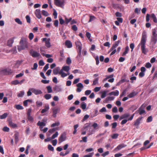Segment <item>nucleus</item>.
Returning <instances> with one entry per match:
<instances>
[{"instance_id": "c756f323", "label": "nucleus", "mask_w": 157, "mask_h": 157, "mask_svg": "<svg viewBox=\"0 0 157 157\" xmlns=\"http://www.w3.org/2000/svg\"><path fill=\"white\" fill-rule=\"evenodd\" d=\"M116 48H115L114 46L113 45L111 49L110 50V51H113L110 54V55H112L114 54L116 52V50L115 49Z\"/></svg>"}, {"instance_id": "20e7f679", "label": "nucleus", "mask_w": 157, "mask_h": 157, "mask_svg": "<svg viewBox=\"0 0 157 157\" xmlns=\"http://www.w3.org/2000/svg\"><path fill=\"white\" fill-rule=\"evenodd\" d=\"M20 45L24 49L27 48L28 47V42L26 40L21 38L20 42Z\"/></svg>"}, {"instance_id": "c85d7f7f", "label": "nucleus", "mask_w": 157, "mask_h": 157, "mask_svg": "<svg viewBox=\"0 0 157 157\" xmlns=\"http://www.w3.org/2000/svg\"><path fill=\"white\" fill-rule=\"evenodd\" d=\"M151 17L153 19V21L155 23L157 22V19L154 13H152L151 14Z\"/></svg>"}, {"instance_id": "69168bd1", "label": "nucleus", "mask_w": 157, "mask_h": 157, "mask_svg": "<svg viewBox=\"0 0 157 157\" xmlns=\"http://www.w3.org/2000/svg\"><path fill=\"white\" fill-rule=\"evenodd\" d=\"M86 36H87V37L88 38V39L90 40V37H91L90 34L88 32H86Z\"/></svg>"}, {"instance_id": "1a4fd4ad", "label": "nucleus", "mask_w": 157, "mask_h": 157, "mask_svg": "<svg viewBox=\"0 0 157 157\" xmlns=\"http://www.w3.org/2000/svg\"><path fill=\"white\" fill-rule=\"evenodd\" d=\"M135 113L132 114L130 118H128L127 120L124 119L121 122V124L122 125L126 123L128 121H131L132 120L134 116Z\"/></svg>"}, {"instance_id": "ddd939ff", "label": "nucleus", "mask_w": 157, "mask_h": 157, "mask_svg": "<svg viewBox=\"0 0 157 157\" xmlns=\"http://www.w3.org/2000/svg\"><path fill=\"white\" fill-rule=\"evenodd\" d=\"M31 91L36 95L41 94L42 93L41 91L39 90H36L33 88L31 89Z\"/></svg>"}, {"instance_id": "49530a36", "label": "nucleus", "mask_w": 157, "mask_h": 157, "mask_svg": "<svg viewBox=\"0 0 157 157\" xmlns=\"http://www.w3.org/2000/svg\"><path fill=\"white\" fill-rule=\"evenodd\" d=\"M129 82V80H125L124 78H123V77L121 79L119 82V83H122L125 82Z\"/></svg>"}, {"instance_id": "37998d69", "label": "nucleus", "mask_w": 157, "mask_h": 157, "mask_svg": "<svg viewBox=\"0 0 157 157\" xmlns=\"http://www.w3.org/2000/svg\"><path fill=\"white\" fill-rule=\"evenodd\" d=\"M60 125V123L59 122H56L53 123L51 125V127H55L56 126H58Z\"/></svg>"}, {"instance_id": "6ab92c4d", "label": "nucleus", "mask_w": 157, "mask_h": 157, "mask_svg": "<svg viewBox=\"0 0 157 157\" xmlns=\"http://www.w3.org/2000/svg\"><path fill=\"white\" fill-rule=\"evenodd\" d=\"M65 45L67 48H70L72 47V43L69 40H67L65 42Z\"/></svg>"}, {"instance_id": "ea45409f", "label": "nucleus", "mask_w": 157, "mask_h": 157, "mask_svg": "<svg viewBox=\"0 0 157 157\" xmlns=\"http://www.w3.org/2000/svg\"><path fill=\"white\" fill-rule=\"evenodd\" d=\"M44 47H41L40 48V53L43 56H45V54L44 53Z\"/></svg>"}, {"instance_id": "0eeeda50", "label": "nucleus", "mask_w": 157, "mask_h": 157, "mask_svg": "<svg viewBox=\"0 0 157 157\" xmlns=\"http://www.w3.org/2000/svg\"><path fill=\"white\" fill-rule=\"evenodd\" d=\"M1 72L2 73L5 75H9L13 72L12 70L10 68L2 70L1 71Z\"/></svg>"}, {"instance_id": "f3484780", "label": "nucleus", "mask_w": 157, "mask_h": 157, "mask_svg": "<svg viewBox=\"0 0 157 157\" xmlns=\"http://www.w3.org/2000/svg\"><path fill=\"white\" fill-rule=\"evenodd\" d=\"M142 118V117L138 118L134 122V125L136 126H138L140 123V121Z\"/></svg>"}, {"instance_id": "7c9ffc66", "label": "nucleus", "mask_w": 157, "mask_h": 157, "mask_svg": "<svg viewBox=\"0 0 157 157\" xmlns=\"http://www.w3.org/2000/svg\"><path fill=\"white\" fill-rule=\"evenodd\" d=\"M62 70L68 72L70 70V67L68 66H63L62 67Z\"/></svg>"}, {"instance_id": "a18cd8bd", "label": "nucleus", "mask_w": 157, "mask_h": 157, "mask_svg": "<svg viewBox=\"0 0 157 157\" xmlns=\"http://www.w3.org/2000/svg\"><path fill=\"white\" fill-rule=\"evenodd\" d=\"M15 21L18 24L22 25V22L18 18H16Z\"/></svg>"}, {"instance_id": "e433bc0d", "label": "nucleus", "mask_w": 157, "mask_h": 157, "mask_svg": "<svg viewBox=\"0 0 157 157\" xmlns=\"http://www.w3.org/2000/svg\"><path fill=\"white\" fill-rule=\"evenodd\" d=\"M15 108L18 110L22 109H23V107L20 105H15Z\"/></svg>"}, {"instance_id": "5701e85b", "label": "nucleus", "mask_w": 157, "mask_h": 157, "mask_svg": "<svg viewBox=\"0 0 157 157\" xmlns=\"http://www.w3.org/2000/svg\"><path fill=\"white\" fill-rule=\"evenodd\" d=\"M9 126L12 128H14L17 127V125L16 124L13 123L11 121H9Z\"/></svg>"}, {"instance_id": "a878e982", "label": "nucleus", "mask_w": 157, "mask_h": 157, "mask_svg": "<svg viewBox=\"0 0 157 157\" xmlns=\"http://www.w3.org/2000/svg\"><path fill=\"white\" fill-rule=\"evenodd\" d=\"M88 135H91L95 132V131L94 129L92 128L91 127H90L89 129V130L88 131Z\"/></svg>"}, {"instance_id": "aec40b11", "label": "nucleus", "mask_w": 157, "mask_h": 157, "mask_svg": "<svg viewBox=\"0 0 157 157\" xmlns=\"http://www.w3.org/2000/svg\"><path fill=\"white\" fill-rule=\"evenodd\" d=\"M23 62V60H18L16 61V63L15 64L14 67L15 68H18L20 66L21 64Z\"/></svg>"}, {"instance_id": "393cba45", "label": "nucleus", "mask_w": 157, "mask_h": 157, "mask_svg": "<svg viewBox=\"0 0 157 157\" xmlns=\"http://www.w3.org/2000/svg\"><path fill=\"white\" fill-rule=\"evenodd\" d=\"M49 106H45L44 109H43L41 111V113H44L48 111L49 109Z\"/></svg>"}, {"instance_id": "b1692460", "label": "nucleus", "mask_w": 157, "mask_h": 157, "mask_svg": "<svg viewBox=\"0 0 157 157\" xmlns=\"http://www.w3.org/2000/svg\"><path fill=\"white\" fill-rule=\"evenodd\" d=\"M130 116V114L128 113H126L121 116L120 117V119L122 120L124 119L127 118Z\"/></svg>"}, {"instance_id": "473e14b6", "label": "nucleus", "mask_w": 157, "mask_h": 157, "mask_svg": "<svg viewBox=\"0 0 157 157\" xmlns=\"http://www.w3.org/2000/svg\"><path fill=\"white\" fill-rule=\"evenodd\" d=\"M129 50V47L128 46H126L125 47V50L124 52L123 53L122 56H124L126 55V54H127L128 52V51Z\"/></svg>"}, {"instance_id": "4c0bfd02", "label": "nucleus", "mask_w": 157, "mask_h": 157, "mask_svg": "<svg viewBox=\"0 0 157 157\" xmlns=\"http://www.w3.org/2000/svg\"><path fill=\"white\" fill-rule=\"evenodd\" d=\"M37 124L38 126L41 127L42 126H45L46 124L44 122H41L40 121H39Z\"/></svg>"}, {"instance_id": "4d7b16f0", "label": "nucleus", "mask_w": 157, "mask_h": 157, "mask_svg": "<svg viewBox=\"0 0 157 157\" xmlns=\"http://www.w3.org/2000/svg\"><path fill=\"white\" fill-rule=\"evenodd\" d=\"M152 121V118L151 116L149 117L147 119L146 121L147 122H150Z\"/></svg>"}, {"instance_id": "bf43d9fd", "label": "nucleus", "mask_w": 157, "mask_h": 157, "mask_svg": "<svg viewBox=\"0 0 157 157\" xmlns=\"http://www.w3.org/2000/svg\"><path fill=\"white\" fill-rule=\"evenodd\" d=\"M30 147V146L29 145H28L26 147V150L25 151V153L26 155H28L29 154V149Z\"/></svg>"}, {"instance_id": "6e6d98bb", "label": "nucleus", "mask_w": 157, "mask_h": 157, "mask_svg": "<svg viewBox=\"0 0 157 157\" xmlns=\"http://www.w3.org/2000/svg\"><path fill=\"white\" fill-rule=\"evenodd\" d=\"M27 118L28 120L31 122H33V118L31 116V115L27 116Z\"/></svg>"}, {"instance_id": "58836bf2", "label": "nucleus", "mask_w": 157, "mask_h": 157, "mask_svg": "<svg viewBox=\"0 0 157 157\" xmlns=\"http://www.w3.org/2000/svg\"><path fill=\"white\" fill-rule=\"evenodd\" d=\"M90 124L88 123H87L85 124L83 126V128L84 130H87V128L90 127Z\"/></svg>"}, {"instance_id": "9b49d317", "label": "nucleus", "mask_w": 157, "mask_h": 157, "mask_svg": "<svg viewBox=\"0 0 157 157\" xmlns=\"http://www.w3.org/2000/svg\"><path fill=\"white\" fill-rule=\"evenodd\" d=\"M126 146V145L124 144H121L118 145L117 147L114 149V151H117V150H119L122 148Z\"/></svg>"}, {"instance_id": "bb28decb", "label": "nucleus", "mask_w": 157, "mask_h": 157, "mask_svg": "<svg viewBox=\"0 0 157 157\" xmlns=\"http://www.w3.org/2000/svg\"><path fill=\"white\" fill-rule=\"evenodd\" d=\"M137 93L135 91H133L132 93H130L128 95V97L129 98H132L135 96L136 95Z\"/></svg>"}, {"instance_id": "39448f33", "label": "nucleus", "mask_w": 157, "mask_h": 157, "mask_svg": "<svg viewBox=\"0 0 157 157\" xmlns=\"http://www.w3.org/2000/svg\"><path fill=\"white\" fill-rule=\"evenodd\" d=\"M42 42H45V46L48 48H50L51 46V44L50 42V38L47 39L46 38H44L42 39Z\"/></svg>"}, {"instance_id": "7ed1b4c3", "label": "nucleus", "mask_w": 157, "mask_h": 157, "mask_svg": "<svg viewBox=\"0 0 157 157\" xmlns=\"http://www.w3.org/2000/svg\"><path fill=\"white\" fill-rule=\"evenodd\" d=\"M29 53L30 55L33 58L41 57L39 53L34 51L33 49H31L30 50Z\"/></svg>"}, {"instance_id": "4468645a", "label": "nucleus", "mask_w": 157, "mask_h": 157, "mask_svg": "<svg viewBox=\"0 0 157 157\" xmlns=\"http://www.w3.org/2000/svg\"><path fill=\"white\" fill-rule=\"evenodd\" d=\"M14 37L10 39L7 41V45L9 47H11L12 46V44L14 42Z\"/></svg>"}, {"instance_id": "dca6fc26", "label": "nucleus", "mask_w": 157, "mask_h": 157, "mask_svg": "<svg viewBox=\"0 0 157 157\" xmlns=\"http://www.w3.org/2000/svg\"><path fill=\"white\" fill-rule=\"evenodd\" d=\"M55 4L58 6H61L64 4V1H61L59 0H55Z\"/></svg>"}, {"instance_id": "c03bdc74", "label": "nucleus", "mask_w": 157, "mask_h": 157, "mask_svg": "<svg viewBox=\"0 0 157 157\" xmlns=\"http://www.w3.org/2000/svg\"><path fill=\"white\" fill-rule=\"evenodd\" d=\"M42 13L43 15H44L45 16H47L49 15V14L48 12L45 11L44 10H42Z\"/></svg>"}, {"instance_id": "f8f14e48", "label": "nucleus", "mask_w": 157, "mask_h": 157, "mask_svg": "<svg viewBox=\"0 0 157 157\" xmlns=\"http://www.w3.org/2000/svg\"><path fill=\"white\" fill-rule=\"evenodd\" d=\"M40 12V10L39 9H36L35 12V15L38 19H40L41 17Z\"/></svg>"}, {"instance_id": "c9c22d12", "label": "nucleus", "mask_w": 157, "mask_h": 157, "mask_svg": "<svg viewBox=\"0 0 157 157\" xmlns=\"http://www.w3.org/2000/svg\"><path fill=\"white\" fill-rule=\"evenodd\" d=\"M86 104L84 102H83L81 104V107L83 109H85L86 108Z\"/></svg>"}, {"instance_id": "cd10ccee", "label": "nucleus", "mask_w": 157, "mask_h": 157, "mask_svg": "<svg viewBox=\"0 0 157 157\" xmlns=\"http://www.w3.org/2000/svg\"><path fill=\"white\" fill-rule=\"evenodd\" d=\"M60 70V68L57 67L55 68L53 70V74L55 75H57L59 73V70Z\"/></svg>"}, {"instance_id": "f257e3e1", "label": "nucleus", "mask_w": 157, "mask_h": 157, "mask_svg": "<svg viewBox=\"0 0 157 157\" xmlns=\"http://www.w3.org/2000/svg\"><path fill=\"white\" fill-rule=\"evenodd\" d=\"M147 40V35L146 32H143L142 33L141 41L138 46H141V49L142 53L146 54L147 51L145 49V44Z\"/></svg>"}, {"instance_id": "2eb2a0df", "label": "nucleus", "mask_w": 157, "mask_h": 157, "mask_svg": "<svg viewBox=\"0 0 157 157\" xmlns=\"http://www.w3.org/2000/svg\"><path fill=\"white\" fill-rule=\"evenodd\" d=\"M143 104L139 108L138 111L140 115H141L143 113H145V111L144 109H143Z\"/></svg>"}, {"instance_id": "338daca9", "label": "nucleus", "mask_w": 157, "mask_h": 157, "mask_svg": "<svg viewBox=\"0 0 157 157\" xmlns=\"http://www.w3.org/2000/svg\"><path fill=\"white\" fill-rule=\"evenodd\" d=\"M38 67V65L37 63H35L33 64V67H32L31 69L32 70H36L37 69Z\"/></svg>"}, {"instance_id": "603ef678", "label": "nucleus", "mask_w": 157, "mask_h": 157, "mask_svg": "<svg viewBox=\"0 0 157 157\" xmlns=\"http://www.w3.org/2000/svg\"><path fill=\"white\" fill-rule=\"evenodd\" d=\"M71 60L70 57H67L66 60V63L68 65L70 64L71 63Z\"/></svg>"}, {"instance_id": "13d9d810", "label": "nucleus", "mask_w": 157, "mask_h": 157, "mask_svg": "<svg viewBox=\"0 0 157 157\" xmlns=\"http://www.w3.org/2000/svg\"><path fill=\"white\" fill-rule=\"evenodd\" d=\"M48 149L51 151H53L54 150V147L52 146L50 144H49L48 145Z\"/></svg>"}, {"instance_id": "412c9836", "label": "nucleus", "mask_w": 157, "mask_h": 157, "mask_svg": "<svg viewBox=\"0 0 157 157\" xmlns=\"http://www.w3.org/2000/svg\"><path fill=\"white\" fill-rule=\"evenodd\" d=\"M114 98L113 97H107L105 99L104 101L103 102L105 103H108L109 101H112L113 100Z\"/></svg>"}, {"instance_id": "a19ab883", "label": "nucleus", "mask_w": 157, "mask_h": 157, "mask_svg": "<svg viewBox=\"0 0 157 157\" xmlns=\"http://www.w3.org/2000/svg\"><path fill=\"white\" fill-rule=\"evenodd\" d=\"M44 98L47 100H48L51 98V95L50 94H46L44 96Z\"/></svg>"}, {"instance_id": "79ce46f5", "label": "nucleus", "mask_w": 157, "mask_h": 157, "mask_svg": "<svg viewBox=\"0 0 157 157\" xmlns=\"http://www.w3.org/2000/svg\"><path fill=\"white\" fill-rule=\"evenodd\" d=\"M92 126L96 130L98 128V124L96 123H94L92 125Z\"/></svg>"}, {"instance_id": "774afa93", "label": "nucleus", "mask_w": 157, "mask_h": 157, "mask_svg": "<svg viewBox=\"0 0 157 157\" xmlns=\"http://www.w3.org/2000/svg\"><path fill=\"white\" fill-rule=\"evenodd\" d=\"M94 155V153H90L89 154L85 155L83 157H91Z\"/></svg>"}, {"instance_id": "a211bd4d", "label": "nucleus", "mask_w": 157, "mask_h": 157, "mask_svg": "<svg viewBox=\"0 0 157 157\" xmlns=\"http://www.w3.org/2000/svg\"><path fill=\"white\" fill-rule=\"evenodd\" d=\"M59 111V109L58 108L56 109H54L53 110L52 116L54 118H56V116L57 113Z\"/></svg>"}, {"instance_id": "6e6552de", "label": "nucleus", "mask_w": 157, "mask_h": 157, "mask_svg": "<svg viewBox=\"0 0 157 157\" xmlns=\"http://www.w3.org/2000/svg\"><path fill=\"white\" fill-rule=\"evenodd\" d=\"M76 47L78 48V54L81 55L82 50L81 44L80 42L77 41L75 42Z\"/></svg>"}, {"instance_id": "864d4df0", "label": "nucleus", "mask_w": 157, "mask_h": 157, "mask_svg": "<svg viewBox=\"0 0 157 157\" xmlns=\"http://www.w3.org/2000/svg\"><path fill=\"white\" fill-rule=\"evenodd\" d=\"M98 78H96L95 80H94L93 81V83L92 85H95L98 83Z\"/></svg>"}, {"instance_id": "3c124183", "label": "nucleus", "mask_w": 157, "mask_h": 157, "mask_svg": "<svg viewBox=\"0 0 157 157\" xmlns=\"http://www.w3.org/2000/svg\"><path fill=\"white\" fill-rule=\"evenodd\" d=\"M72 20V18H70L69 19H68L67 18H66L65 19V23L66 24H67L69 22Z\"/></svg>"}, {"instance_id": "0e129e2a", "label": "nucleus", "mask_w": 157, "mask_h": 157, "mask_svg": "<svg viewBox=\"0 0 157 157\" xmlns=\"http://www.w3.org/2000/svg\"><path fill=\"white\" fill-rule=\"evenodd\" d=\"M71 29L72 30L76 31L77 30L78 28L75 25H74L72 26Z\"/></svg>"}, {"instance_id": "8fccbe9b", "label": "nucleus", "mask_w": 157, "mask_h": 157, "mask_svg": "<svg viewBox=\"0 0 157 157\" xmlns=\"http://www.w3.org/2000/svg\"><path fill=\"white\" fill-rule=\"evenodd\" d=\"M24 94V92L23 91H21L18 94L17 96L18 97H23V95Z\"/></svg>"}, {"instance_id": "09e8293b", "label": "nucleus", "mask_w": 157, "mask_h": 157, "mask_svg": "<svg viewBox=\"0 0 157 157\" xmlns=\"http://www.w3.org/2000/svg\"><path fill=\"white\" fill-rule=\"evenodd\" d=\"M48 92V93H51L52 92V87L50 86H48L47 87Z\"/></svg>"}, {"instance_id": "2f4dec72", "label": "nucleus", "mask_w": 157, "mask_h": 157, "mask_svg": "<svg viewBox=\"0 0 157 157\" xmlns=\"http://www.w3.org/2000/svg\"><path fill=\"white\" fill-rule=\"evenodd\" d=\"M8 114L7 113H5L2 115H0V119H3L6 118Z\"/></svg>"}, {"instance_id": "052dcab7", "label": "nucleus", "mask_w": 157, "mask_h": 157, "mask_svg": "<svg viewBox=\"0 0 157 157\" xmlns=\"http://www.w3.org/2000/svg\"><path fill=\"white\" fill-rule=\"evenodd\" d=\"M58 132H56V133L52 136V139H54L56 137L58 136Z\"/></svg>"}, {"instance_id": "de8ad7c7", "label": "nucleus", "mask_w": 157, "mask_h": 157, "mask_svg": "<svg viewBox=\"0 0 157 157\" xmlns=\"http://www.w3.org/2000/svg\"><path fill=\"white\" fill-rule=\"evenodd\" d=\"M119 134L117 133H115L113 134L112 136L111 137L113 139H116L117 138Z\"/></svg>"}, {"instance_id": "72a5a7b5", "label": "nucleus", "mask_w": 157, "mask_h": 157, "mask_svg": "<svg viewBox=\"0 0 157 157\" xmlns=\"http://www.w3.org/2000/svg\"><path fill=\"white\" fill-rule=\"evenodd\" d=\"M19 83V81L17 80L13 81L11 82V84L13 85H17Z\"/></svg>"}, {"instance_id": "5fc2aeb1", "label": "nucleus", "mask_w": 157, "mask_h": 157, "mask_svg": "<svg viewBox=\"0 0 157 157\" xmlns=\"http://www.w3.org/2000/svg\"><path fill=\"white\" fill-rule=\"evenodd\" d=\"M2 130L4 132H9L10 131V129L8 127L5 126L3 127Z\"/></svg>"}, {"instance_id": "680f3d73", "label": "nucleus", "mask_w": 157, "mask_h": 157, "mask_svg": "<svg viewBox=\"0 0 157 157\" xmlns=\"http://www.w3.org/2000/svg\"><path fill=\"white\" fill-rule=\"evenodd\" d=\"M89 116L88 115H86L84 116L83 119H82V121L83 122L87 120L89 117Z\"/></svg>"}, {"instance_id": "f704fd0d", "label": "nucleus", "mask_w": 157, "mask_h": 157, "mask_svg": "<svg viewBox=\"0 0 157 157\" xmlns=\"http://www.w3.org/2000/svg\"><path fill=\"white\" fill-rule=\"evenodd\" d=\"M15 141L16 143H17L18 140V133H16L14 135Z\"/></svg>"}, {"instance_id": "4be33fe9", "label": "nucleus", "mask_w": 157, "mask_h": 157, "mask_svg": "<svg viewBox=\"0 0 157 157\" xmlns=\"http://www.w3.org/2000/svg\"><path fill=\"white\" fill-rule=\"evenodd\" d=\"M119 94V92L118 90H116L115 91H112L109 93V95H113L115 96H117Z\"/></svg>"}, {"instance_id": "e2e57ef3", "label": "nucleus", "mask_w": 157, "mask_h": 157, "mask_svg": "<svg viewBox=\"0 0 157 157\" xmlns=\"http://www.w3.org/2000/svg\"><path fill=\"white\" fill-rule=\"evenodd\" d=\"M87 137L86 136L82 137V140H80V142L83 141L84 142L86 143L87 142Z\"/></svg>"}, {"instance_id": "423d86ee", "label": "nucleus", "mask_w": 157, "mask_h": 157, "mask_svg": "<svg viewBox=\"0 0 157 157\" xmlns=\"http://www.w3.org/2000/svg\"><path fill=\"white\" fill-rule=\"evenodd\" d=\"M66 138V135L65 133L62 134L58 139L59 143L60 144L65 140Z\"/></svg>"}, {"instance_id": "f03ea898", "label": "nucleus", "mask_w": 157, "mask_h": 157, "mask_svg": "<svg viewBox=\"0 0 157 157\" xmlns=\"http://www.w3.org/2000/svg\"><path fill=\"white\" fill-rule=\"evenodd\" d=\"M156 28H155L152 30V35L151 36V41L154 44L157 42V33Z\"/></svg>"}, {"instance_id": "9d476101", "label": "nucleus", "mask_w": 157, "mask_h": 157, "mask_svg": "<svg viewBox=\"0 0 157 157\" xmlns=\"http://www.w3.org/2000/svg\"><path fill=\"white\" fill-rule=\"evenodd\" d=\"M77 88L76 89V91L78 92H80L82 89L83 88L82 84L81 83H79L76 85Z\"/></svg>"}]
</instances>
